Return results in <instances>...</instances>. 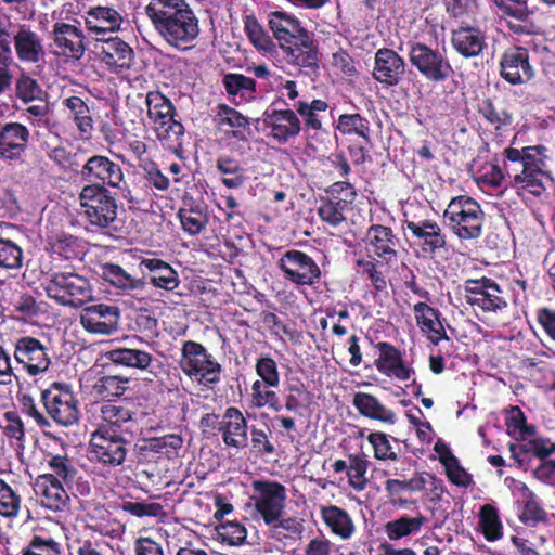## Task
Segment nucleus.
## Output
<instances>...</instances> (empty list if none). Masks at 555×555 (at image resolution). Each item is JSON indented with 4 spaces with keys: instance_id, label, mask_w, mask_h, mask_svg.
<instances>
[{
    "instance_id": "obj_22",
    "label": "nucleus",
    "mask_w": 555,
    "mask_h": 555,
    "mask_svg": "<svg viewBox=\"0 0 555 555\" xmlns=\"http://www.w3.org/2000/svg\"><path fill=\"white\" fill-rule=\"evenodd\" d=\"M120 310L117 306L95 304L87 306L80 313V324L92 334L109 335L117 331Z\"/></svg>"
},
{
    "instance_id": "obj_23",
    "label": "nucleus",
    "mask_w": 555,
    "mask_h": 555,
    "mask_svg": "<svg viewBox=\"0 0 555 555\" xmlns=\"http://www.w3.org/2000/svg\"><path fill=\"white\" fill-rule=\"evenodd\" d=\"M374 348L378 351L374 365L380 374L399 380H408L415 373L414 369L405 363L404 351L391 343L378 341Z\"/></svg>"
},
{
    "instance_id": "obj_28",
    "label": "nucleus",
    "mask_w": 555,
    "mask_h": 555,
    "mask_svg": "<svg viewBox=\"0 0 555 555\" xmlns=\"http://www.w3.org/2000/svg\"><path fill=\"white\" fill-rule=\"evenodd\" d=\"M47 465L52 473L46 475H55L56 479L62 481L69 490L76 489L81 495L90 492L89 482L82 479L73 459L67 455L49 454Z\"/></svg>"
},
{
    "instance_id": "obj_39",
    "label": "nucleus",
    "mask_w": 555,
    "mask_h": 555,
    "mask_svg": "<svg viewBox=\"0 0 555 555\" xmlns=\"http://www.w3.org/2000/svg\"><path fill=\"white\" fill-rule=\"evenodd\" d=\"M124 18L121 14L108 7H95L90 9L86 24L89 30L95 34L114 33L120 28Z\"/></svg>"
},
{
    "instance_id": "obj_6",
    "label": "nucleus",
    "mask_w": 555,
    "mask_h": 555,
    "mask_svg": "<svg viewBox=\"0 0 555 555\" xmlns=\"http://www.w3.org/2000/svg\"><path fill=\"white\" fill-rule=\"evenodd\" d=\"M145 104L157 139L170 146H181L185 130L181 121L176 119L177 111L172 102L159 91H150Z\"/></svg>"
},
{
    "instance_id": "obj_57",
    "label": "nucleus",
    "mask_w": 555,
    "mask_h": 555,
    "mask_svg": "<svg viewBox=\"0 0 555 555\" xmlns=\"http://www.w3.org/2000/svg\"><path fill=\"white\" fill-rule=\"evenodd\" d=\"M335 128L344 135L357 134L370 142V121L359 113L341 114Z\"/></svg>"
},
{
    "instance_id": "obj_53",
    "label": "nucleus",
    "mask_w": 555,
    "mask_h": 555,
    "mask_svg": "<svg viewBox=\"0 0 555 555\" xmlns=\"http://www.w3.org/2000/svg\"><path fill=\"white\" fill-rule=\"evenodd\" d=\"M522 490L525 502L519 515V520L529 527H537L540 524H547V513L539 503L534 492L531 491L526 485L522 486Z\"/></svg>"
},
{
    "instance_id": "obj_1",
    "label": "nucleus",
    "mask_w": 555,
    "mask_h": 555,
    "mask_svg": "<svg viewBox=\"0 0 555 555\" xmlns=\"http://www.w3.org/2000/svg\"><path fill=\"white\" fill-rule=\"evenodd\" d=\"M145 14L171 48L188 51L199 35L198 18L186 0H149Z\"/></svg>"
},
{
    "instance_id": "obj_47",
    "label": "nucleus",
    "mask_w": 555,
    "mask_h": 555,
    "mask_svg": "<svg viewBox=\"0 0 555 555\" xmlns=\"http://www.w3.org/2000/svg\"><path fill=\"white\" fill-rule=\"evenodd\" d=\"M269 528V537L279 541H295L300 539L305 530V520L297 516H280L279 520L271 525H266Z\"/></svg>"
},
{
    "instance_id": "obj_52",
    "label": "nucleus",
    "mask_w": 555,
    "mask_h": 555,
    "mask_svg": "<svg viewBox=\"0 0 555 555\" xmlns=\"http://www.w3.org/2000/svg\"><path fill=\"white\" fill-rule=\"evenodd\" d=\"M477 113L495 130H502L513 122V115L504 107H498L491 98H483L477 104Z\"/></svg>"
},
{
    "instance_id": "obj_44",
    "label": "nucleus",
    "mask_w": 555,
    "mask_h": 555,
    "mask_svg": "<svg viewBox=\"0 0 555 555\" xmlns=\"http://www.w3.org/2000/svg\"><path fill=\"white\" fill-rule=\"evenodd\" d=\"M106 358L114 364L141 371L147 370L154 360L153 356L145 350L121 347L107 351Z\"/></svg>"
},
{
    "instance_id": "obj_48",
    "label": "nucleus",
    "mask_w": 555,
    "mask_h": 555,
    "mask_svg": "<svg viewBox=\"0 0 555 555\" xmlns=\"http://www.w3.org/2000/svg\"><path fill=\"white\" fill-rule=\"evenodd\" d=\"M178 217L184 232L190 235H197L206 229L208 216L201 205L183 203V207L178 210Z\"/></svg>"
},
{
    "instance_id": "obj_41",
    "label": "nucleus",
    "mask_w": 555,
    "mask_h": 555,
    "mask_svg": "<svg viewBox=\"0 0 555 555\" xmlns=\"http://www.w3.org/2000/svg\"><path fill=\"white\" fill-rule=\"evenodd\" d=\"M63 107L67 112L81 137L89 138L93 131V118L87 103L77 95H72L63 99Z\"/></svg>"
},
{
    "instance_id": "obj_51",
    "label": "nucleus",
    "mask_w": 555,
    "mask_h": 555,
    "mask_svg": "<svg viewBox=\"0 0 555 555\" xmlns=\"http://www.w3.org/2000/svg\"><path fill=\"white\" fill-rule=\"evenodd\" d=\"M279 387L271 383L254 382L251 385V405L258 409L269 408L275 413L281 412L282 401L276 391Z\"/></svg>"
},
{
    "instance_id": "obj_43",
    "label": "nucleus",
    "mask_w": 555,
    "mask_h": 555,
    "mask_svg": "<svg viewBox=\"0 0 555 555\" xmlns=\"http://www.w3.org/2000/svg\"><path fill=\"white\" fill-rule=\"evenodd\" d=\"M130 378L120 375H104L99 377L91 387V395L96 399L112 402L114 398L122 397L129 389Z\"/></svg>"
},
{
    "instance_id": "obj_31",
    "label": "nucleus",
    "mask_w": 555,
    "mask_h": 555,
    "mask_svg": "<svg viewBox=\"0 0 555 555\" xmlns=\"http://www.w3.org/2000/svg\"><path fill=\"white\" fill-rule=\"evenodd\" d=\"M501 15L512 17L519 23L507 22V27L516 35H529L534 33L535 25L530 22L532 12L527 0H491Z\"/></svg>"
},
{
    "instance_id": "obj_27",
    "label": "nucleus",
    "mask_w": 555,
    "mask_h": 555,
    "mask_svg": "<svg viewBox=\"0 0 555 555\" xmlns=\"http://www.w3.org/2000/svg\"><path fill=\"white\" fill-rule=\"evenodd\" d=\"M451 44L461 56L473 59L487 48L486 35L478 26L462 24L451 30Z\"/></svg>"
},
{
    "instance_id": "obj_11",
    "label": "nucleus",
    "mask_w": 555,
    "mask_h": 555,
    "mask_svg": "<svg viewBox=\"0 0 555 555\" xmlns=\"http://www.w3.org/2000/svg\"><path fill=\"white\" fill-rule=\"evenodd\" d=\"M41 402L49 417L63 427L78 424L81 413L79 401L69 384L53 382L41 391Z\"/></svg>"
},
{
    "instance_id": "obj_21",
    "label": "nucleus",
    "mask_w": 555,
    "mask_h": 555,
    "mask_svg": "<svg viewBox=\"0 0 555 555\" xmlns=\"http://www.w3.org/2000/svg\"><path fill=\"white\" fill-rule=\"evenodd\" d=\"M263 125L269 129L268 137L279 144H286L301 131V122L291 108H268L263 113Z\"/></svg>"
},
{
    "instance_id": "obj_55",
    "label": "nucleus",
    "mask_w": 555,
    "mask_h": 555,
    "mask_svg": "<svg viewBox=\"0 0 555 555\" xmlns=\"http://www.w3.org/2000/svg\"><path fill=\"white\" fill-rule=\"evenodd\" d=\"M479 528L489 542L498 541L503 535V526L498 509L491 504H485L479 511Z\"/></svg>"
},
{
    "instance_id": "obj_15",
    "label": "nucleus",
    "mask_w": 555,
    "mask_h": 555,
    "mask_svg": "<svg viewBox=\"0 0 555 555\" xmlns=\"http://www.w3.org/2000/svg\"><path fill=\"white\" fill-rule=\"evenodd\" d=\"M278 267L285 280L298 286H315L322 279L317 261L298 249L286 250L279 259Z\"/></svg>"
},
{
    "instance_id": "obj_24",
    "label": "nucleus",
    "mask_w": 555,
    "mask_h": 555,
    "mask_svg": "<svg viewBox=\"0 0 555 555\" xmlns=\"http://www.w3.org/2000/svg\"><path fill=\"white\" fill-rule=\"evenodd\" d=\"M406 63L395 50L380 48L375 52L373 77L386 87L397 86L405 74Z\"/></svg>"
},
{
    "instance_id": "obj_36",
    "label": "nucleus",
    "mask_w": 555,
    "mask_h": 555,
    "mask_svg": "<svg viewBox=\"0 0 555 555\" xmlns=\"http://www.w3.org/2000/svg\"><path fill=\"white\" fill-rule=\"evenodd\" d=\"M102 40L103 46L100 53L102 62L116 69H128L131 67L134 53L127 42L118 37H109Z\"/></svg>"
},
{
    "instance_id": "obj_54",
    "label": "nucleus",
    "mask_w": 555,
    "mask_h": 555,
    "mask_svg": "<svg viewBox=\"0 0 555 555\" xmlns=\"http://www.w3.org/2000/svg\"><path fill=\"white\" fill-rule=\"evenodd\" d=\"M296 114L299 115L307 129L319 131L322 129L320 113L326 112L328 103L321 99H314L311 102L300 100L295 104Z\"/></svg>"
},
{
    "instance_id": "obj_10",
    "label": "nucleus",
    "mask_w": 555,
    "mask_h": 555,
    "mask_svg": "<svg viewBox=\"0 0 555 555\" xmlns=\"http://www.w3.org/2000/svg\"><path fill=\"white\" fill-rule=\"evenodd\" d=\"M131 442L108 425H99L91 434L89 453L91 460L103 467L121 466L130 451Z\"/></svg>"
},
{
    "instance_id": "obj_58",
    "label": "nucleus",
    "mask_w": 555,
    "mask_h": 555,
    "mask_svg": "<svg viewBox=\"0 0 555 555\" xmlns=\"http://www.w3.org/2000/svg\"><path fill=\"white\" fill-rule=\"evenodd\" d=\"M505 425L507 434L517 440H526L535 434V426L527 424L526 416L518 406H511L507 411Z\"/></svg>"
},
{
    "instance_id": "obj_59",
    "label": "nucleus",
    "mask_w": 555,
    "mask_h": 555,
    "mask_svg": "<svg viewBox=\"0 0 555 555\" xmlns=\"http://www.w3.org/2000/svg\"><path fill=\"white\" fill-rule=\"evenodd\" d=\"M383 263L385 262L375 258H361L356 261L357 267L362 269V275L370 281L376 293L385 292L387 288L386 274L380 269Z\"/></svg>"
},
{
    "instance_id": "obj_16",
    "label": "nucleus",
    "mask_w": 555,
    "mask_h": 555,
    "mask_svg": "<svg viewBox=\"0 0 555 555\" xmlns=\"http://www.w3.org/2000/svg\"><path fill=\"white\" fill-rule=\"evenodd\" d=\"M13 357L31 377L44 374L52 364L50 348L33 336H22L15 339Z\"/></svg>"
},
{
    "instance_id": "obj_18",
    "label": "nucleus",
    "mask_w": 555,
    "mask_h": 555,
    "mask_svg": "<svg viewBox=\"0 0 555 555\" xmlns=\"http://www.w3.org/2000/svg\"><path fill=\"white\" fill-rule=\"evenodd\" d=\"M404 228L410 231L413 244L424 258L434 259L438 251L447 249V235L435 220H405Z\"/></svg>"
},
{
    "instance_id": "obj_45",
    "label": "nucleus",
    "mask_w": 555,
    "mask_h": 555,
    "mask_svg": "<svg viewBox=\"0 0 555 555\" xmlns=\"http://www.w3.org/2000/svg\"><path fill=\"white\" fill-rule=\"evenodd\" d=\"M216 169L221 175V183L228 189H240L247 181L246 169L232 156H219L216 159Z\"/></svg>"
},
{
    "instance_id": "obj_4",
    "label": "nucleus",
    "mask_w": 555,
    "mask_h": 555,
    "mask_svg": "<svg viewBox=\"0 0 555 555\" xmlns=\"http://www.w3.org/2000/svg\"><path fill=\"white\" fill-rule=\"evenodd\" d=\"M546 153L547 147L542 144L506 147L503 152L504 169L512 178V185L534 196L542 195L546 190L545 180L551 179L545 170Z\"/></svg>"
},
{
    "instance_id": "obj_2",
    "label": "nucleus",
    "mask_w": 555,
    "mask_h": 555,
    "mask_svg": "<svg viewBox=\"0 0 555 555\" xmlns=\"http://www.w3.org/2000/svg\"><path fill=\"white\" fill-rule=\"evenodd\" d=\"M140 276L131 273L120 264L106 262L101 266L102 278L124 295L138 297L151 285L167 292L176 291L180 285L179 273L167 261L156 257H138Z\"/></svg>"
},
{
    "instance_id": "obj_20",
    "label": "nucleus",
    "mask_w": 555,
    "mask_h": 555,
    "mask_svg": "<svg viewBox=\"0 0 555 555\" xmlns=\"http://www.w3.org/2000/svg\"><path fill=\"white\" fill-rule=\"evenodd\" d=\"M366 251L386 264L396 262L399 257L400 240L390 227L371 224L363 238Z\"/></svg>"
},
{
    "instance_id": "obj_38",
    "label": "nucleus",
    "mask_w": 555,
    "mask_h": 555,
    "mask_svg": "<svg viewBox=\"0 0 555 555\" xmlns=\"http://www.w3.org/2000/svg\"><path fill=\"white\" fill-rule=\"evenodd\" d=\"M320 513L331 532L341 540H348L354 533L353 520L346 509L331 504L321 506Z\"/></svg>"
},
{
    "instance_id": "obj_34",
    "label": "nucleus",
    "mask_w": 555,
    "mask_h": 555,
    "mask_svg": "<svg viewBox=\"0 0 555 555\" xmlns=\"http://www.w3.org/2000/svg\"><path fill=\"white\" fill-rule=\"evenodd\" d=\"M282 411L302 416L312 402V393L299 377L288 378L282 391Z\"/></svg>"
},
{
    "instance_id": "obj_9",
    "label": "nucleus",
    "mask_w": 555,
    "mask_h": 555,
    "mask_svg": "<svg viewBox=\"0 0 555 555\" xmlns=\"http://www.w3.org/2000/svg\"><path fill=\"white\" fill-rule=\"evenodd\" d=\"M81 214L98 229H107L117 219V198L101 184H87L79 193Z\"/></svg>"
},
{
    "instance_id": "obj_26",
    "label": "nucleus",
    "mask_w": 555,
    "mask_h": 555,
    "mask_svg": "<svg viewBox=\"0 0 555 555\" xmlns=\"http://www.w3.org/2000/svg\"><path fill=\"white\" fill-rule=\"evenodd\" d=\"M30 138L29 130L20 122H8L0 129V158L20 160Z\"/></svg>"
},
{
    "instance_id": "obj_14",
    "label": "nucleus",
    "mask_w": 555,
    "mask_h": 555,
    "mask_svg": "<svg viewBox=\"0 0 555 555\" xmlns=\"http://www.w3.org/2000/svg\"><path fill=\"white\" fill-rule=\"evenodd\" d=\"M465 301L485 313H496L507 308L505 291L492 279H469L464 284Z\"/></svg>"
},
{
    "instance_id": "obj_35",
    "label": "nucleus",
    "mask_w": 555,
    "mask_h": 555,
    "mask_svg": "<svg viewBox=\"0 0 555 555\" xmlns=\"http://www.w3.org/2000/svg\"><path fill=\"white\" fill-rule=\"evenodd\" d=\"M216 122L229 138L247 142L246 132L250 133V124L246 116L228 104L217 106Z\"/></svg>"
},
{
    "instance_id": "obj_42",
    "label": "nucleus",
    "mask_w": 555,
    "mask_h": 555,
    "mask_svg": "<svg viewBox=\"0 0 555 555\" xmlns=\"http://www.w3.org/2000/svg\"><path fill=\"white\" fill-rule=\"evenodd\" d=\"M48 245L52 255L65 260L78 259L85 254L83 241L65 232L48 236Z\"/></svg>"
},
{
    "instance_id": "obj_3",
    "label": "nucleus",
    "mask_w": 555,
    "mask_h": 555,
    "mask_svg": "<svg viewBox=\"0 0 555 555\" xmlns=\"http://www.w3.org/2000/svg\"><path fill=\"white\" fill-rule=\"evenodd\" d=\"M269 27L286 62L297 66L309 77H317L320 69L319 48L310 31L294 15L282 11L269 14Z\"/></svg>"
},
{
    "instance_id": "obj_63",
    "label": "nucleus",
    "mask_w": 555,
    "mask_h": 555,
    "mask_svg": "<svg viewBox=\"0 0 555 555\" xmlns=\"http://www.w3.org/2000/svg\"><path fill=\"white\" fill-rule=\"evenodd\" d=\"M23 249L12 240L0 237V268L16 270L22 268Z\"/></svg>"
},
{
    "instance_id": "obj_46",
    "label": "nucleus",
    "mask_w": 555,
    "mask_h": 555,
    "mask_svg": "<svg viewBox=\"0 0 555 555\" xmlns=\"http://www.w3.org/2000/svg\"><path fill=\"white\" fill-rule=\"evenodd\" d=\"M426 522L427 518L422 514L415 517L404 515L386 522L384 525V532L390 541H398L417 534Z\"/></svg>"
},
{
    "instance_id": "obj_30",
    "label": "nucleus",
    "mask_w": 555,
    "mask_h": 555,
    "mask_svg": "<svg viewBox=\"0 0 555 555\" xmlns=\"http://www.w3.org/2000/svg\"><path fill=\"white\" fill-rule=\"evenodd\" d=\"M65 487L62 481L56 479L55 475H40L36 481L35 491L42 506L61 512L69 502Z\"/></svg>"
},
{
    "instance_id": "obj_25",
    "label": "nucleus",
    "mask_w": 555,
    "mask_h": 555,
    "mask_svg": "<svg viewBox=\"0 0 555 555\" xmlns=\"http://www.w3.org/2000/svg\"><path fill=\"white\" fill-rule=\"evenodd\" d=\"M54 44L56 54L66 59L79 61L85 54V35L75 25L56 22L53 25Z\"/></svg>"
},
{
    "instance_id": "obj_12",
    "label": "nucleus",
    "mask_w": 555,
    "mask_h": 555,
    "mask_svg": "<svg viewBox=\"0 0 555 555\" xmlns=\"http://www.w3.org/2000/svg\"><path fill=\"white\" fill-rule=\"evenodd\" d=\"M408 56L410 64L429 82L442 83L454 74L447 53L424 42H409Z\"/></svg>"
},
{
    "instance_id": "obj_62",
    "label": "nucleus",
    "mask_w": 555,
    "mask_h": 555,
    "mask_svg": "<svg viewBox=\"0 0 555 555\" xmlns=\"http://www.w3.org/2000/svg\"><path fill=\"white\" fill-rule=\"evenodd\" d=\"M250 434L251 450L261 455H271L275 452V446L270 440L272 434L269 425L263 423L261 426L251 425L248 427Z\"/></svg>"
},
{
    "instance_id": "obj_5",
    "label": "nucleus",
    "mask_w": 555,
    "mask_h": 555,
    "mask_svg": "<svg viewBox=\"0 0 555 555\" xmlns=\"http://www.w3.org/2000/svg\"><path fill=\"white\" fill-rule=\"evenodd\" d=\"M443 220L461 242L478 241L483 234L486 214L478 201L462 194L450 199L443 211Z\"/></svg>"
},
{
    "instance_id": "obj_33",
    "label": "nucleus",
    "mask_w": 555,
    "mask_h": 555,
    "mask_svg": "<svg viewBox=\"0 0 555 555\" xmlns=\"http://www.w3.org/2000/svg\"><path fill=\"white\" fill-rule=\"evenodd\" d=\"M520 441L519 443L508 444L511 455L519 466L528 464L532 457L545 460L547 456L555 453V442L551 441L548 438H527Z\"/></svg>"
},
{
    "instance_id": "obj_7",
    "label": "nucleus",
    "mask_w": 555,
    "mask_h": 555,
    "mask_svg": "<svg viewBox=\"0 0 555 555\" xmlns=\"http://www.w3.org/2000/svg\"><path fill=\"white\" fill-rule=\"evenodd\" d=\"M179 365L188 377L196 379L202 386L214 387L221 380V364L204 345L195 340L183 341Z\"/></svg>"
},
{
    "instance_id": "obj_56",
    "label": "nucleus",
    "mask_w": 555,
    "mask_h": 555,
    "mask_svg": "<svg viewBox=\"0 0 555 555\" xmlns=\"http://www.w3.org/2000/svg\"><path fill=\"white\" fill-rule=\"evenodd\" d=\"M350 204L346 199H332L325 196L320 198L318 207V216L320 219L333 228L339 227L346 221V210Z\"/></svg>"
},
{
    "instance_id": "obj_32",
    "label": "nucleus",
    "mask_w": 555,
    "mask_h": 555,
    "mask_svg": "<svg viewBox=\"0 0 555 555\" xmlns=\"http://www.w3.org/2000/svg\"><path fill=\"white\" fill-rule=\"evenodd\" d=\"M413 311L417 326L433 345L437 346L442 340H450L440 320L441 313L438 309L426 302H417L414 305Z\"/></svg>"
},
{
    "instance_id": "obj_40",
    "label": "nucleus",
    "mask_w": 555,
    "mask_h": 555,
    "mask_svg": "<svg viewBox=\"0 0 555 555\" xmlns=\"http://www.w3.org/2000/svg\"><path fill=\"white\" fill-rule=\"evenodd\" d=\"M14 47L22 62L37 63L44 54L38 35L25 26H22L14 36Z\"/></svg>"
},
{
    "instance_id": "obj_17",
    "label": "nucleus",
    "mask_w": 555,
    "mask_h": 555,
    "mask_svg": "<svg viewBox=\"0 0 555 555\" xmlns=\"http://www.w3.org/2000/svg\"><path fill=\"white\" fill-rule=\"evenodd\" d=\"M81 180L89 184H101L106 189H121L125 175L121 166L105 155H92L78 171Z\"/></svg>"
},
{
    "instance_id": "obj_29",
    "label": "nucleus",
    "mask_w": 555,
    "mask_h": 555,
    "mask_svg": "<svg viewBox=\"0 0 555 555\" xmlns=\"http://www.w3.org/2000/svg\"><path fill=\"white\" fill-rule=\"evenodd\" d=\"M219 433L227 447L241 449L246 446L248 426L242 411L236 406L225 409Z\"/></svg>"
},
{
    "instance_id": "obj_64",
    "label": "nucleus",
    "mask_w": 555,
    "mask_h": 555,
    "mask_svg": "<svg viewBox=\"0 0 555 555\" xmlns=\"http://www.w3.org/2000/svg\"><path fill=\"white\" fill-rule=\"evenodd\" d=\"M22 555H62V545L48 534H34Z\"/></svg>"
},
{
    "instance_id": "obj_37",
    "label": "nucleus",
    "mask_w": 555,
    "mask_h": 555,
    "mask_svg": "<svg viewBox=\"0 0 555 555\" xmlns=\"http://www.w3.org/2000/svg\"><path fill=\"white\" fill-rule=\"evenodd\" d=\"M356 410L364 417L386 424H395L396 413L386 408L375 396L367 392H356L352 398Z\"/></svg>"
},
{
    "instance_id": "obj_49",
    "label": "nucleus",
    "mask_w": 555,
    "mask_h": 555,
    "mask_svg": "<svg viewBox=\"0 0 555 555\" xmlns=\"http://www.w3.org/2000/svg\"><path fill=\"white\" fill-rule=\"evenodd\" d=\"M222 86L228 95L240 96L241 101H250L255 99L257 82L254 78L243 74L228 73L222 77Z\"/></svg>"
},
{
    "instance_id": "obj_19",
    "label": "nucleus",
    "mask_w": 555,
    "mask_h": 555,
    "mask_svg": "<svg viewBox=\"0 0 555 555\" xmlns=\"http://www.w3.org/2000/svg\"><path fill=\"white\" fill-rule=\"evenodd\" d=\"M500 77L511 86L529 82L535 75L529 60V51L522 46H512L501 55L499 63Z\"/></svg>"
},
{
    "instance_id": "obj_50",
    "label": "nucleus",
    "mask_w": 555,
    "mask_h": 555,
    "mask_svg": "<svg viewBox=\"0 0 555 555\" xmlns=\"http://www.w3.org/2000/svg\"><path fill=\"white\" fill-rule=\"evenodd\" d=\"M183 446V438L179 434H167L159 437H151L144 440V446L140 449L155 454L172 459L179 455Z\"/></svg>"
},
{
    "instance_id": "obj_60",
    "label": "nucleus",
    "mask_w": 555,
    "mask_h": 555,
    "mask_svg": "<svg viewBox=\"0 0 555 555\" xmlns=\"http://www.w3.org/2000/svg\"><path fill=\"white\" fill-rule=\"evenodd\" d=\"M100 416L103 421L102 425L112 426L117 430L132 420L133 412L126 406L106 402L100 408Z\"/></svg>"
},
{
    "instance_id": "obj_13",
    "label": "nucleus",
    "mask_w": 555,
    "mask_h": 555,
    "mask_svg": "<svg viewBox=\"0 0 555 555\" xmlns=\"http://www.w3.org/2000/svg\"><path fill=\"white\" fill-rule=\"evenodd\" d=\"M253 494L250 500L254 503L256 516L271 525L284 515L287 490L284 485L275 480H254L251 483Z\"/></svg>"
},
{
    "instance_id": "obj_8",
    "label": "nucleus",
    "mask_w": 555,
    "mask_h": 555,
    "mask_svg": "<svg viewBox=\"0 0 555 555\" xmlns=\"http://www.w3.org/2000/svg\"><path fill=\"white\" fill-rule=\"evenodd\" d=\"M44 291L56 302L72 308H80L93 299L89 279L73 271L54 272Z\"/></svg>"
},
{
    "instance_id": "obj_61",
    "label": "nucleus",
    "mask_w": 555,
    "mask_h": 555,
    "mask_svg": "<svg viewBox=\"0 0 555 555\" xmlns=\"http://www.w3.org/2000/svg\"><path fill=\"white\" fill-rule=\"evenodd\" d=\"M369 461L358 454L349 455L347 477L349 486L356 491H363L367 486L366 472Z\"/></svg>"
}]
</instances>
